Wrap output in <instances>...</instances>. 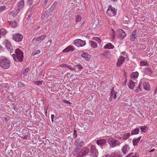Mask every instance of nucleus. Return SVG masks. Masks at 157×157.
<instances>
[{
	"instance_id": "f257e3e1",
	"label": "nucleus",
	"mask_w": 157,
	"mask_h": 157,
	"mask_svg": "<svg viewBox=\"0 0 157 157\" xmlns=\"http://www.w3.org/2000/svg\"><path fill=\"white\" fill-rule=\"evenodd\" d=\"M12 56L15 61L21 62L23 61V53L21 50L17 48L15 50V54H13Z\"/></svg>"
},
{
	"instance_id": "f03ea898",
	"label": "nucleus",
	"mask_w": 157,
	"mask_h": 157,
	"mask_svg": "<svg viewBox=\"0 0 157 157\" xmlns=\"http://www.w3.org/2000/svg\"><path fill=\"white\" fill-rule=\"evenodd\" d=\"M10 61L6 58L0 59V67L4 69L9 68L10 66Z\"/></svg>"
},
{
	"instance_id": "7ed1b4c3",
	"label": "nucleus",
	"mask_w": 157,
	"mask_h": 157,
	"mask_svg": "<svg viewBox=\"0 0 157 157\" xmlns=\"http://www.w3.org/2000/svg\"><path fill=\"white\" fill-rule=\"evenodd\" d=\"M108 142L111 147H114L120 145V143L114 138H110L108 140Z\"/></svg>"
},
{
	"instance_id": "20e7f679",
	"label": "nucleus",
	"mask_w": 157,
	"mask_h": 157,
	"mask_svg": "<svg viewBox=\"0 0 157 157\" xmlns=\"http://www.w3.org/2000/svg\"><path fill=\"white\" fill-rule=\"evenodd\" d=\"M90 149L88 147H85L82 148L81 151L77 155L78 157H83L88 153Z\"/></svg>"
},
{
	"instance_id": "39448f33",
	"label": "nucleus",
	"mask_w": 157,
	"mask_h": 157,
	"mask_svg": "<svg viewBox=\"0 0 157 157\" xmlns=\"http://www.w3.org/2000/svg\"><path fill=\"white\" fill-rule=\"evenodd\" d=\"M117 10L114 8L112 7L111 5L108 6V8L107 11V14L109 16H114L116 14Z\"/></svg>"
},
{
	"instance_id": "423d86ee",
	"label": "nucleus",
	"mask_w": 157,
	"mask_h": 157,
	"mask_svg": "<svg viewBox=\"0 0 157 157\" xmlns=\"http://www.w3.org/2000/svg\"><path fill=\"white\" fill-rule=\"evenodd\" d=\"M82 18L79 16H77L76 17L75 21L77 23L75 25V27L77 29L78 28L81 27L83 24V21H82Z\"/></svg>"
},
{
	"instance_id": "0eeeda50",
	"label": "nucleus",
	"mask_w": 157,
	"mask_h": 157,
	"mask_svg": "<svg viewBox=\"0 0 157 157\" xmlns=\"http://www.w3.org/2000/svg\"><path fill=\"white\" fill-rule=\"evenodd\" d=\"M74 44L78 47L84 46L86 44L85 41L82 40L80 39L75 40L74 42Z\"/></svg>"
},
{
	"instance_id": "6e6552de",
	"label": "nucleus",
	"mask_w": 157,
	"mask_h": 157,
	"mask_svg": "<svg viewBox=\"0 0 157 157\" xmlns=\"http://www.w3.org/2000/svg\"><path fill=\"white\" fill-rule=\"evenodd\" d=\"M23 38V36L19 33L13 35V39L17 42L21 41Z\"/></svg>"
},
{
	"instance_id": "1a4fd4ad",
	"label": "nucleus",
	"mask_w": 157,
	"mask_h": 157,
	"mask_svg": "<svg viewBox=\"0 0 157 157\" xmlns=\"http://www.w3.org/2000/svg\"><path fill=\"white\" fill-rule=\"evenodd\" d=\"M90 151L92 157H97L98 154V151L94 145H92L90 148Z\"/></svg>"
},
{
	"instance_id": "9d476101",
	"label": "nucleus",
	"mask_w": 157,
	"mask_h": 157,
	"mask_svg": "<svg viewBox=\"0 0 157 157\" xmlns=\"http://www.w3.org/2000/svg\"><path fill=\"white\" fill-rule=\"evenodd\" d=\"M2 44L5 46L6 47L8 50H11L13 48L12 47L9 40H5Z\"/></svg>"
},
{
	"instance_id": "9b49d317",
	"label": "nucleus",
	"mask_w": 157,
	"mask_h": 157,
	"mask_svg": "<svg viewBox=\"0 0 157 157\" xmlns=\"http://www.w3.org/2000/svg\"><path fill=\"white\" fill-rule=\"evenodd\" d=\"M125 58L121 56L118 59V61L117 63V66L119 67L121 66V65L122 64L123 62L125 60Z\"/></svg>"
},
{
	"instance_id": "f8f14e48",
	"label": "nucleus",
	"mask_w": 157,
	"mask_h": 157,
	"mask_svg": "<svg viewBox=\"0 0 157 157\" xmlns=\"http://www.w3.org/2000/svg\"><path fill=\"white\" fill-rule=\"evenodd\" d=\"M117 32L119 35L118 36L121 39L123 38L126 35V33L122 29H119L117 30Z\"/></svg>"
},
{
	"instance_id": "ddd939ff",
	"label": "nucleus",
	"mask_w": 157,
	"mask_h": 157,
	"mask_svg": "<svg viewBox=\"0 0 157 157\" xmlns=\"http://www.w3.org/2000/svg\"><path fill=\"white\" fill-rule=\"evenodd\" d=\"M106 143V140L104 139H101L98 140L96 141L97 144L101 146H103Z\"/></svg>"
},
{
	"instance_id": "4468645a",
	"label": "nucleus",
	"mask_w": 157,
	"mask_h": 157,
	"mask_svg": "<svg viewBox=\"0 0 157 157\" xmlns=\"http://www.w3.org/2000/svg\"><path fill=\"white\" fill-rule=\"evenodd\" d=\"M81 56L82 57L85 58L86 60L88 61L90 60L91 56L87 53H85L84 52H83L81 54Z\"/></svg>"
},
{
	"instance_id": "2eb2a0df",
	"label": "nucleus",
	"mask_w": 157,
	"mask_h": 157,
	"mask_svg": "<svg viewBox=\"0 0 157 157\" xmlns=\"http://www.w3.org/2000/svg\"><path fill=\"white\" fill-rule=\"evenodd\" d=\"M84 143L83 141H81L79 143L76 141L75 143V145L76 146L75 148L79 149L81 148L82 146L84 145Z\"/></svg>"
},
{
	"instance_id": "dca6fc26",
	"label": "nucleus",
	"mask_w": 157,
	"mask_h": 157,
	"mask_svg": "<svg viewBox=\"0 0 157 157\" xmlns=\"http://www.w3.org/2000/svg\"><path fill=\"white\" fill-rule=\"evenodd\" d=\"M74 50V48L73 46L71 45H70L64 49L63 52H67L70 51H73Z\"/></svg>"
},
{
	"instance_id": "f3484780",
	"label": "nucleus",
	"mask_w": 157,
	"mask_h": 157,
	"mask_svg": "<svg viewBox=\"0 0 157 157\" xmlns=\"http://www.w3.org/2000/svg\"><path fill=\"white\" fill-rule=\"evenodd\" d=\"M24 5V0H21L18 3V9L17 10H19L23 8Z\"/></svg>"
},
{
	"instance_id": "a211bd4d",
	"label": "nucleus",
	"mask_w": 157,
	"mask_h": 157,
	"mask_svg": "<svg viewBox=\"0 0 157 157\" xmlns=\"http://www.w3.org/2000/svg\"><path fill=\"white\" fill-rule=\"evenodd\" d=\"M135 82L132 80H130L128 83V86L129 88L131 89L132 90L133 89L134 87L135 86Z\"/></svg>"
},
{
	"instance_id": "6ab92c4d",
	"label": "nucleus",
	"mask_w": 157,
	"mask_h": 157,
	"mask_svg": "<svg viewBox=\"0 0 157 157\" xmlns=\"http://www.w3.org/2000/svg\"><path fill=\"white\" fill-rule=\"evenodd\" d=\"M143 85L144 86V88L147 90H149L150 89V85L149 83L147 82H144Z\"/></svg>"
},
{
	"instance_id": "aec40b11",
	"label": "nucleus",
	"mask_w": 157,
	"mask_h": 157,
	"mask_svg": "<svg viewBox=\"0 0 157 157\" xmlns=\"http://www.w3.org/2000/svg\"><path fill=\"white\" fill-rule=\"evenodd\" d=\"M101 55L104 56L105 58L109 59L110 58V53L109 52H105L101 54Z\"/></svg>"
},
{
	"instance_id": "412c9836",
	"label": "nucleus",
	"mask_w": 157,
	"mask_h": 157,
	"mask_svg": "<svg viewBox=\"0 0 157 157\" xmlns=\"http://www.w3.org/2000/svg\"><path fill=\"white\" fill-rule=\"evenodd\" d=\"M114 48V46L110 43H109L105 45L104 48L105 49H111Z\"/></svg>"
},
{
	"instance_id": "4be33fe9",
	"label": "nucleus",
	"mask_w": 157,
	"mask_h": 157,
	"mask_svg": "<svg viewBox=\"0 0 157 157\" xmlns=\"http://www.w3.org/2000/svg\"><path fill=\"white\" fill-rule=\"evenodd\" d=\"M128 146L127 145H125L123 146L122 149V151L124 154H126L127 153L128 151Z\"/></svg>"
},
{
	"instance_id": "5701e85b",
	"label": "nucleus",
	"mask_w": 157,
	"mask_h": 157,
	"mask_svg": "<svg viewBox=\"0 0 157 157\" xmlns=\"http://www.w3.org/2000/svg\"><path fill=\"white\" fill-rule=\"evenodd\" d=\"M130 136V133H125L122 136V137L124 140H126L129 138Z\"/></svg>"
},
{
	"instance_id": "b1692460",
	"label": "nucleus",
	"mask_w": 157,
	"mask_h": 157,
	"mask_svg": "<svg viewBox=\"0 0 157 157\" xmlns=\"http://www.w3.org/2000/svg\"><path fill=\"white\" fill-rule=\"evenodd\" d=\"M139 129L138 128L134 129L131 132V134L134 135V134H137L139 133Z\"/></svg>"
},
{
	"instance_id": "393cba45",
	"label": "nucleus",
	"mask_w": 157,
	"mask_h": 157,
	"mask_svg": "<svg viewBox=\"0 0 157 157\" xmlns=\"http://www.w3.org/2000/svg\"><path fill=\"white\" fill-rule=\"evenodd\" d=\"M139 73L137 72L132 73L131 74V77L132 78H137L138 76Z\"/></svg>"
},
{
	"instance_id": "a878e982",
	"label": "nucleus",
	"mask_w": 157,
	"mask_h": 157,
	"mask_svg": "<svg viewBox=\"0 0 157 157\" xmlns=\"http://www.w3.org/2000/svg\"><path fill=\"white\" fill-rule=\"evenodd\" d=\"M7 33V31L4 29L2 28L0 29V35H5Z\"/></svg>"
},
{
	"instance_id": "bb28decb",
	"label": "nucleus",
	"mask_w": 157,
	"mask_h": 157,
	"mask_svg": "<svg viewBox=\"0 0 157 157\" xmlns=\"http://www.w3.org/2000/svg\"><path fill=\"white\" fill-rule=\"evenodd\" d=\"M145 71L147 75H150L152 73V71L151 70V68L149 67L146 68L145 70Z\"/></svg>"
},
{
	"instance_id": "cd10ccee",
	"label": "nucleus",
	"mask_w": 157,
	"mask_h": 157,
	"mask_svg": "<svg viewBox=\"0 0 157 157\" xmlns=\"http://www.w3.org/2000/svg\"><path fill=\"white\" fill-rule=\"evenodd\" d=\"M10 23L11 26L13 28H15L17 26V24L15 21H10Z\"/></svg>"
},
{
	"instance_id": "c85d7f7f",
	"label": "nucleus",
	"mask_w": 157,
	"mask_h": 157,
	"mask_svg": "<svg viewBox=\"0 0 157 157\" xmlns=\"http://www.w3.org/2000/svg\"><path fill=\"white\" fill-rule=\"evenodd\" d=\"M140 64L141 66H149V64L148 63V62L146 61H142L140 62Z\"/></svg>"
},
{
	"instance_id": "c756f323",
	"label": "nucleus",
	"mask_w": 157,
	"mask_h": 157,
	"mask_svg": "<svg viewBox=\"0 0 157 157\" xmlns=\"http://www.w3.org/2000/svg\"><path fill=\"white\" fill-rule=\"evenodd\" d=\"M57 4V2H55L49 9L51 11H52L54 9H55L56 7Z\"/></svg>"
},
{
	"instance_id": "7c9ffc66",
	"label": "nucleus",
	"mask_w": 157,
	"mask_h": 157,
	"mask_svg": "<svg viewBox=\"0 0 157 157\" xmlns=\"http://www.w3.org/2000/svg\"><path fill=\"white\" fill-rule=\"evenodd\" d=\"M113 88L112 89L113 90L111 91L110 96L113 97L114 99H115L116 98L117 93L113 90Z\"/></svg>"
},
{
	"instance_id": "2f4dec72",
	"label": "nucleus",
	"mask_w": 157,
	"mask_h": 157,
	"mask_svg": "<svg viewBox=\"0 0 157 157\" xmlns=\"http://www.w3.org/2000/svg\"><path fill=\"white\" fill-rule=\"evenodd\" d=\"M139 141L137 139L134 138L132 140L133 145L134 146H137Z\"/></svg>"
},
{
	"instance_id": "473e14b6",
	"label": "nucleus",
	"mask_w": 157,
	"mask_h": 157,
	"mask_svg": "<svg viewBox=\"0 0 157 157\" xmlns=\"http://www.w3.org/2000/svg\"><path fill=\"white\" fill-rule=\"evenodd\" d=\"M90 44L93 48H96L97 47V44L95 41H91L90 42Z\"/></svg>"
},
{
	"instance_id": "72a5a7b5",
	"label": "nucleus",
	"mask_w": 157,
	"mask_h": 157,
	"mask_svg": "<svg viewBox=\"0 0 157 157\" xmlns=\"http://www.w3.org/2000/svg\"><path fill=\"white\" fill-rule=\"evenodd\" d=\"M80 149L75 148L72 153V154L74 155H76L79 151Z\"/></svg>"
},
{
	"instance_id": "f704fd0d",
	"label": "nucleus",
	"mask_w": 157,
	"mask_h": 157,
	"mask_svg": "<svg viewBox=\"0 0 157 157\" xmlns=\"http://www.w3.org/2000/svg\"><path fill=\"white\" fill-rule=\"evenodd\" d=\"M19 12V10H14L13 12L12 13V15L13 16V17H15Z\"/></svg>"
},
{
	"instance_id": "c9c22d12",
	"label": "nucleus",
	"mask_w": 157,
	"mask_h": 157,
	"mask_svg": "<svg viewBox=\"0 0 157 157\" xmlns=\"http://www.w3.org/2000/svg\"><path fill=\"white\" fill-rule=\"evenodd\" d=\"M147 128V127L145 126H141L140 128V129L142 132H146Z\"/></svg>"
},
{
	"instance_id": "e433bc0d",
	"label": "nucleus",
	"mask_w": 157,
	"mask_h": 157,
	"mask_svg": "<svg viewBox=\"0 0 157 157\" xmlns=\"http://www.w3.org/2000/svg\"><path fill=\"white\" fill-rule=\"evenodd\" d=\"M111 157H121V156L120 154L114 153L111 155Z\"/></svg>"
},
{
	"instance_id": "4c0bfd02",
	"label": "nucleus",
	"mask_w": 157,
	"mask_h": 157,
	"mask_svg": "<svg viewBox=\"0 0 157 157\" xmlns=\"http://www.w3.org/2000/svg\"><path fill=\"white\" fill-rule=\"evenodd\" d=\"M39 53V51L38 49H37L36 50H35L32 53L33 55V56H35L36 55H38Z\"/></svg>"
},
{
	"instance_id": "58836bf2",
	"label": "nucleus",
	"mask_w": 157,
	"mask_h": 157,
	"mask_svg": "<svg viewBox=\"0 0 157 157\" xmlns=\"http://www.w3.org/2000/svg\"><path fill=\"white\" fill-rule=\"evenodd\" d=\"M110 33L111 36L113 37V38H115V32L113 29H111L110 31Z\"/></svg>"
},
{
	"instance_id": "ea45409f",
	"label": "nucleus",
	"mask_w": 157,
	"mask_h": 157,
	"mask_svg": "<svg viewBox=\"0 0 157 157\" xmlns=\"http://www.w3.org/2000/svg\"><path fill=\"white\" fill-rule=\"evenodd\" d=\"M25 84L23 82H20L18 83V86L19 87H22L24 86Z\"/></svg>"
},
{
	"instance_id": "a19ab883",
	"label": "nucleus",
	"mask_w": 157,
	"mask_h": 157,
	"mask_svg": "<svg viewBox=\"0 0 157 157\" xmlns=\"http://www.w3.org/2000/svg\"><path fill=\"white\" fill-rule=\"evenodd\" d=\"M94 40L97 41L99 43H100L101 42V40L100 38L98 37H95L94 38Z\"/></svg>"
},
{
	"instance_id": "79ce46f5",
	"label": "nucleus",
	"mask_w": 157,
	"mask_h": 157,
	"mask_svg": "<svg viewBox=\"0 0 157 157\" xmlns=\"http://www.w3.org/2000/svg\"><path fill=\"white\" fill-rule=\"evenodd\" d=\"M48 16V14L47 13V12H45L44 14L41 16V18L42 19L44 18V17H47Z\"/></svg>"
},
{
	"instance_id": "37998d69",
	"label": "nucleus",
	"mask_w": 157,
	"mask_h": 157,
	"mask_svg": "<svg viewBox=\"0 0 157 157\" xmlns=\"http://www.w3.org/2000/svg\"><path fill=\"white\" fill-rule=\"evenodd\" d=\"M141 85V83H140L139 85V87L138 88H137L135 90V91L136 92H138L140 91L141 90V89L140 88V85Z\"/></svg>"
},
{
	"instance_id": "c03bdc74",
	"label": "nucleus",
	"mask_w": 157,
	"mask_h": 157,
	"mask_svg": "<svg viewBox=\"0 0 157 157\" xmlns=\"http://www.w3.org/2000/svg\"><path fill=\"white\" fill-rule=\"evenodd\" d=\"M46 36V34H44L43 35L40 36V40H44Z\"/></svg>"
},
{
	"instance_id": "a18cd8bd",
	"label": "nucleus",
	"mask_w": 157,
	"mask_h": 157,
	"mask_svg": "<svg viewBox=\"0 0 157 157\" xmlns=\"http://www.w3.org/2000/svg\"><path fill=\"white\" fill-rule=\"evenodd\" d=\"M77 131L76 130L74 129V132L73 133V138H76L77 137V135L76 133Z\"/></svg>"
},
{
	"instance_id": "49530a36",
	"label": "nucleus",
	"mask_w": 157,
	"mask_h": 157,
	"mask_svg": "<svg viewBox=\"0 0 157 157\" xmlns=\"http://www.w3.org/2000/svg\"><path fill=\"white\" fill-rule=\"evenodd\" d=\"M136 39V37L135 36L131 35H130V40L131 41H134Z\"/></svg>"
},
{
	"instance_id": "de8ad7c7",
	"label": "nucleus",
	"mask_w": 157,
	"mask_h": 157,
	"mask_svg": "<svg viewBox=\"0 0 157 157\" xmlns=\"http://www.w3.org/2000/svg\"><path fill=\"white\" fill-rule=\"evenodd\" d=\"M29 69L28 68H26L25 69L24 71L23 72V74L25 75L29 71Z\"/></svg>"
},
{
	"instance_id": "09e8293b",
	"label": "nucleus",
	"mask_w": 157,
	"mask_h": 157,
	"mask_svg": "<svg viewBox=\"0 0 157 157\" xmlns=\"http://www.w3.org/2000/svg\"><path fill=\"white\" fill-rule=\"evenodd\" d=\"M76 66L77 67L79 70H82L83 68L82 67L80 64L77 65Z\"/></svg>"
},
{
	"instance_id": "8fccbe9b",
	"label": "nucleus",
	"mask_w": 157,
	"mask_h": 157,
	"mask_svg": "<svg viewBox=\"0 0 157 157\" xmlns=\"http://www.w3.org/2000/svg\"><path fill=\"white\" fill-rule=\"evenodd\" d=\"M4 118L6 121H8L10 119L9 117L7 115H5Z\"/></svg>"
},
{
	"instance_id": "3c124183",
	"label": "nucleus",
	"mask_w": 157,
	"mask_h": 157,
	"mask_svg": "<svg viewBox=\"0 0 157 157\" xmlns=\"http://www.w3.org/2000/svg\"><path fill=\"white\" fill-rule=\"evenodd\" d=\"M33 40L35 41H37L38 42L39 40V37H35L34 38Z\"/></svg>"
},
{
	"instance_id": "603ef678",
	"label": "nucleus",
	"mask_w": 157,
	"mask_h": 157,
	"mask_svg": "<svg viewBox=\"0 0 157 157\" xmlns=\"http://www.w3.org/2000/svg\"><path fill=\"white\" fill-rule=\"evenodd\" d=\"M137 33V30H134L132 33L131 35L135 36L136 34Z\"/></svg>"
},
{
	"instance_id": "864d4df0",
	"label": "nucleus",
	"mask_w": 157,
	"mask_h": 157,
	"mask_svg": "<svg viewBox=\"0 0 157 157\" xmlns=\"http://www.w3.org/2000/svg\"><path fill=\"white\" fill-rule=\"evenodd\" d=\"M64 102L65 103L69 104H71V103L70 102L68 101L67 100H63Z\"/></svg>"
},
{
	"instance_id": "5fc2aeb1",
	"label": "nucleus",
	"mask_w": 157,
	"mask_h": 157,
	"mask_svg": "<svg viewBox=\"0 0 157 157\" xmlns=\"http://www.w3.org/2000/svg\"><path fill=\"white\" fill-rule=\"evenodd\" d=\"M67 67L71 71H73L74 70V68H72L70 66H67Z\"/></svg>"
},
{
	"instance_id": "6e6d98bb",
	"label": "nucleus",
	"mask_w": 157,
	"mask_h": 157,
	"mask_svg": "<svg viewBox=\"0 0 157 157\" xmlns=\"http://www.w3.org/2000/svg\"><path fill=\"white\" fill-rule=\"evenodd\" d=\"M28 3L29 5L33 3V0H28Z\"/></svg>"
},
{
	"instance_id": "4d7b16f0",
	"label": "nucleus",
	"mask_w": 157,
	"mask_h": 157,
	"mask_svg": "<svg viewBox=\"0 0 157 157\" xmlns=\"http://www.w3.org/2000/svg\"><path fill=\"white\" fill-rule=\"evenodd\" d=\"M54 115L52 114L51 115V119H52V122H53V119L54 118Z\"/></svg>"
},
{
	"instance_id": "13d9d810",
	"label": "nucleus",
	"mask_w": 157,
	"mask_h": 157,
	"mask_svg": "<svg viewBox=\"0 0 157 157\" xmlns=\"http://www.w3.org/2000/svg\"><path fill=\"white\" fill-rule=\"evenodd\" d=\"M127 79H125L124 81V82L122 83V85H125L126 83H127Z\"/></svg>"
},
{
	"instance_id": "bf43d9fd",
	"label": "nucleus",
	"mask_w": 157,
	"mask_h": 157,
	"mask_svg": "<svg viewBox=\"0 0 157 157\" xmlns=\"http://www.w3.org/2000/svg\"><path fill=\"white\" fill-rule=\"evenodd\" d=\"M33 82L35 84L39 85V81H35Z\"/></svg>"
},
{
	"instance_id": "052dcab7",
	"label": "nucleus",
	"mask_w": 157,
	"mask_h": 157,
	"mask_svg": "<svg viewBox=\"0 0 157 157\" xmlns=\"http://www.w3.org/2000/svg\"><path fill=\"white\" fill-rule=\"evenodd\" d=\"M48 0H45L44 1V4H43L42 5L43 6H44L45 4H46L47 3V2L48 1Z\"/></svg>"
},
{
	"instance_id": "680f3d73",
	"label": "nucleus",
	"mask_w": 157,
	"mask_h": 157,
	"mask_svg": "<svg viewBox=\"0 0 157 157\" xmlns=\"http://www.w3.org/2000/svg\"><path fill=\"white\" fill-rule=\"evenodd\" d=\"M105 157H111V155H110L109 154H107L105 155Z\"/></svg>"
},
{
	"instance_id": "e2e57ef3",
	"label": "nucleus",
	"mask_w": 157,
	"mask_h": 157,
	"mask_svg": "<svg viewBox=\"0 0 157 157\" xmlns=\"http://www.w3.org/2000/svg\"><path fill=\"white\" fill-rule=\"evenodd\" d=\"M5 9V6H2L1 8H0V10H4Z\"/></svg>"
},
{
	"instance_id": "0e129e2a",
	"label": "nucleus",
	"mask_w": 157,
	"mask_h": 157,
	"mask_svg": "<svg viewBox=\"0 0 157 157\" xmlns=\"http://www.w3.org/2000/svg\"><path fill=\"white\" fill-rule=\"evenodd\" d=\"M133 154V153H131L128 154L127 155L129 157H130V156H131Z\"/></svg>"
},
{
	"instance_id": "69168bd1",
	"label": "nucleus",
	"mask_w": 157,
	"mask_h": 157,
	"mask_svg": "<svg viewBox=\"0 0 157 157\" xmlns=\"http://www.w3.org/2000/svg\"><path fill=\"white\" fill-rule=\"evenodd\" d=\"M117 137L118 139H119L120 140H121V139H123L122 137V136H119L118 137Z\"/></svg>"
},
{
	"instance_id": "338daca9",
	"label": "nucleus",
	"mask_w": 157,
	"mask_h": 157,
	"mask_svg": "<svg viewBox=\"0 0 157 157\" xmlns=\"http://www.w3.org/2000/svg\"><path fill=\"white\" fill-rule=\"evenodd\" d=\"M154 92L155 94H156V93H157V87H156V88Z\"/></svg>"
},
{
	"instance_id": "774afa93",
	"label": "nucleus",
	"mask_w": 157,
	"mask_h": 157,
	"mask_svg": "<svg viewBox=\"0 0 157 157\" xmlns=\"http://www.w3.org/2000/svg\"><path fill=\"white\" fill-rule=\"evenodd\" d=\"M136 155V153L135 155H132L131 157H137V156Z\"/></svg>"
}]
</instances>
